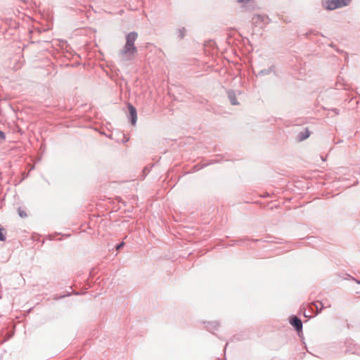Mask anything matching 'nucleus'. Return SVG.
<instances>
[{"instance_id": "nucleus-1", "label": "nucleus", "mask_w": 360, "mask_h": 360, "mask_svg": "<svg viewBox=\"0 0 360 360\" xmlns=\"http://www.w3.org/2000/svg\"><path fill=\"white\" fill-rule=\"evenodd\" d=\"M137 33L131 32L127 36V42L121 51L122 56H126L128 58L133 57L136 52V49L134 46V41L137 38Z\"/></svg>"}, {"instance_id": "nucleus-2", "label": "nucleus", "mask_w": 360, "mask_h": 360, "mask_svg": "<svg viewBox=\"0 0 360 360\" xmlns=\"http://www.w3.org/2000/svg\"><path fill=\"white\" fill-rule=\"evenodd\" d=\"M346 1L340 3V0H323V6L328 10H333L346 6Z\"/></svg>"}, {"instance_id": "nucleus-3", "label": "nucleus", "mask_w": 360, "mask_h": 360, "mask_svg": "<svg viewBox=\"0 0 360 360\" xmlns=\"http://www.w3.org/2000/svg\"><path fill=\"white\" fill-rule=\"evenodd\" d=\"M128 108H129V113L131 116V118H132V124H136V119H137V116H136V108L131 105V104H129L128 105Z\"/></svg>"}, {"instance_id": "nucleus-4", "label": "nucleus", "mask_w": 360, "mask_h": 360, "mask_svg": "<svg viewBox=\"0 0 360 360\" xmlns=\"http://www.w3.org/2000/svg\"><path fill=\"white\" fill-rule=\"evenodd\" d=\"M290 323L296 328L297 330H300L302 329V321L297 317H293L290 321Z\"/></svg>"}, {"instance_id": "nucleus-5", "label": "nucleus", "mask_w": 360, "mask_h": 360, "mask_svg": "<svg viewBox=\"0 0 360 360\" xmlns=\"http://www.w3.org/2000/svg\"><path fill=\"white\" fill-rule=\"evenodd\" d=\"M229 99H230V101H231V104H233V105H236L237 104L235 96L232 93H229Z\"/></svg>"}, {"instance_id": "nucleus-6", "label": "nucleus", "mask_w": 360, "mask_h": 360, "mask_svg": "<svg viewBox=\"0 0 360 360\" xmlns=\"http://www.w3.org/2000/svg\"><path fill=\"white\" fill-rule=\"evenodd\" d=\"M185 33H186V29L185 28L179 29V31H178V37L180 39H182L184 37Z\"/></svg>"}, {"instance_id": "nucleus-7", "label": "nucleus", "mask_w": 360, "mask_h": 360, "mask_svg": "<svg viewBox=\"0 0 360 360\" xmlns=\"http://www.w3.org/2000/svg\"><path fill=\"white\" fill-rule=\"evenodd\" d=\"M18 214L21 217H25L27 216L26 213L25 211L23 210H21L20 209L18 210Z\"/></svg>"}, {"instance_id": "nucleus-8", "label": "nucleus", "mask_w": 360, "mask_h": 360, "mask_svg": "<svg viewBox=\"0 0 360 360\" xmlns=\"http://www.w3.org/2000/svg\"><path fill=\"white\" fill-rule=\"evenodd\" d=\"M5 240V236L2 232V229L0 228V240L3 241Z\"/></svg>"}, {"instance_id": "nucleus-9", "label": "nucleus", "mask_w": 360, "mask_h": 360, "mask_svg": "<svg viewBox=\"0 0 360 360\" xmlns=\"http://www.w3.org/2000/svg\"><path fill=\"white\" fill-rule=\"evenodd\" d=\"M5 139V134L3 131H0V142Z\"/></svg>"}, {"instance_id": "nucleus-10", "label": "nucleus", "mask_w": 360, "mask_h": 360, "mask_svg": "<svg viewBox=\"0 0 360 360\" xmlns=\"http://www.w3.org/2000/svg\"><path fill=\"white\" fill-rule=\"evenodd\" d=\"M340 3H344L345 1H346V6L349 4V3L350 2L351 0H340Z\"/></svg>"}, {"instance_id": "nucleus-11", "label": "nucleus", "mask_w": 360, "mask_h": 360, "mask_svg": "<svg viewBox=\"0 0 360 360\" xmlns=\"http://www.w3.org/2000/svg\"><path fill=\"white\" fill-rule=\"evenodd\" d=\"M250 0H238V2H240V3H245V2H248L250 1Z\"/></svg>"}, {"instance_id": "nucleus-12", "label": "nucleus", "mask_w": 360, "mask_h": 360, "mask_svg": "<svg viewBox=\"0 0 360 360\" xmlns=\"http://www.w3.org/2000/svg\"><path fill=\"white\" fill-rule=\"evenodd\" d=\"M123 245H124L123 243H120V245H117V249L121 248L123 246Z\"/></svg>"}]
</instances>
